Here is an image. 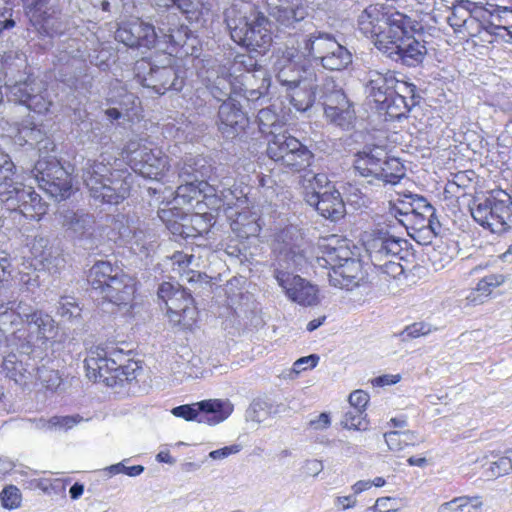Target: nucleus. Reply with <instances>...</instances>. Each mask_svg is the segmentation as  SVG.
<instances>
[{"instance_id":"obj_1","label":"nucleus","mask_w":512,"mask_h":512,"mask_svg":"<svg viewBox=\"0 0 512 512\" xmlns=\"http://www.w3.org/2000/svg\"><path fill=\"white\" fill-rule=\"evenodd\" d=\"M225 23L234 42L256 50L272 42L269 20L247 1H236L224 12Z\"/></svg>"},{"instance_id":"obj_2","label":"nucleus","mask_w":512,"mask_h":512,"mask_svg":"<svg viewBox=\"0 0 512 512\" xmlns=\"http://www.w3.org/2000/svg\"><path fill=\"white\" fill-rule=\"evenodd\" d=\"M179 185L175 191L178 198L191 200L198 194H221L232 183V178L219 180L218 169L201 155H186L178 164Z\"/></svg>"},{"instance_id":"obj_3","label":"nucleus","mask_w":512,"mask_h":512,"mask_svg":"<svg viewBox=\"0 0 512 512\" xmlns=\"http://www.w3.org/2000/svg\"><path fill=\"white\" fill-rule=\"evenodd\" d=\"M320 248L323 255L318 258V263L329 267L328 278L332 286L353 290L360 285L364 279L362 264L346 240L331 236L324 240Z\"/></svg>"},{"instance_id":"obj_4","label":"nucleus","mask_w":512,"mask_h":512,"mask_svg":"<svg viewBox=\"0 0 512 512\" xmlns=\"http://www.w3.org/2000/svg\"><path fill=\"white\" fill-rule=\"evenodd\" d=\"M273 252L275 259L272 267L276 281L283 282L284 278L294 275V272L301 270L307 262L304 238L300 230L293 225L276 234Z\"/></svg>"},{"instance_id":"obj_5","label":"nucleus","mask_w":512,"mask_h":512,"mask_svg":"<svg viewBox=\"0 0 512 512\" xmlns=\"http://www.w3.org/2000/svg\"><path fill=\"white\" fill-rule=\"evenodd\" d=\"M301 52L304 57L313 60L328 71H343L353 61L352 53L336 38L324 31H314L302 41Z\"/></svg>"},{"instance_id":"obj_6","label":"nucleus","mask_w":512,"mask_h":512,"mask_svg":"<svg viewBox=\"0 0 512 512\" xmlns=\"http://www.w3.org/2000/svg\"><path fill=\"white\" fill-rule=\"evenodd\" d=\"M469 209L473 219L493 233L502 234L512 229V199L508 194L477 197Z\"/></svg>"},{"instance_id":"obj_7","label":"nucleus","mask_w":512,"mask_h":512,"mask_svg":"<svg viewBox=\"0 0 512 512\" xmlns=\"http://www.w3.org/2000/svg\"><path fill=\"white\" fill-rule=\"evenodd\" d=\"M480 3L457 0L451 7L447 22L461 39L477 38L481 43L491 44V37L485 30V19Z\"/></svg>"},{"instance_id":"obj_8","label":"nucleus","mask_w":512,"mask_h":512,"mask_svg":"<svg viewBox=\"0 0 512 512\" xmlns=\"http://www.w3.org/2000/svg\"><path fill=\"white\" fill-rule=\"evenodd\" d=\"M58 333L55 320L42 310L36 312L23 327L13 330L8 342L22 353L28 354L32 347L45 344Z\"/></svg>"},{"instance_id":"obj_9","label":"nucleus","mask_w":512,"mask_h":512,"mask_svg":"<svg viewBox=\"0 0 512 512\" xmlns=\"http://www.w3.org/2000/svg\"><path fill=\"white\" fill-rule=\"evenodd\" d=\"M267 155L296 172L310 167L314 161V154L297 138L287 134L274 135L268 143Z\"/></svg>"},{"instance_id":"obj_10","label":"nucleus","mask_w":512,"mask_h":512,"mask_svg":"<svg viewBox=\"0 0 512 512\" xmlns=\"http://www.w3.org/2000/svg\"><path fill=\"white\" fill-rule=\"evenodd\" d=\"M136 70L139 83L159 95L170 90L180 91L183 88L184 79L172 65L157 66L141 60L137 62Z\"/></svg>"},{"instance_id":"obj_11","label":"nucleus","mask_w":512,"mask_h":512,"mask_svg":"<svg viewBox=\"0 0 512 512\" xmlns=\"http://www.w3.org/2000/svg\"><path fill=\"white\" fill-rule=\"evenodd\" d=\"M324 113L327 120L343 130H350L356 119L352 104L331 79L322 86Z\"/></svg>"},{"instance_id":"obj_12","label":"nucleus","mask_w":512,"mask_h":512,"mask_svg":"<svg viewBox=\"0 0 512 512\" xmlns=\"http://www.w3.org/2000/svg\"><path fill=\"white\" fill-rule=\"evenodd\" d=\"M233 409L234 406L229 400L209 399L174 407L171 413L186 421L196 420L199 423L216 425L227 419Z\"/></svg>"},{"instance_id":"obj_13","label":"nucleus","mask_w":512,"mask_h":512,"mask_svg":"<svg viewBox=\"0 0 512 512\" xmlns=\"http://www.w3.org/2000/svg\"><path fill=\"white\" fill-rule=\"evenodd\" d=\"M391 40H379L378 49L386 54L389 58L400 61L402 64L414 67L420 64L427 49L424 44L416 40L413 36L390 35Z\"/></svg>"},{"instance_id":"obj_14","label":"nucleus","mask_w":512,"mask_h":512,"mask_svg":"<svg viewBox=\"0 0 512 512\" xmlns=\"http://www.w3.org/2000/svg\"><path fill=\"white\" fill-rule=\"evenodd\" d=\"M157 36L153 25L138 18L121 22L115 32V39L130 48L150 49L155 46Z\"/></svg>"},{"instance_id":"obj_15","label":"nucleus","mask_w":512,"mask_h":512,"mask_svg":"<svg viewBox=\"0 0 512 512\" xmlns=\"http://www.w3.org/2000/svg\"><path fill=\"white\" fill-rule=\"evenodd\" d=\"M130 161L136 172L150 179L162 177L168 165V157L160 149L146 146L133 150Z\"/></svg>"},{"instance_id":"obj_16","label":"nucleus","mask_w":512,"mask_h":512,"mask_svg":"<svg viewBox=\"0 0 512 512\" xmlns=\"http://www.w3.org/2000/svg\"><path fill=\"white\" fill-rule=\"evenodd\" d=\"M87 377L94 381L104 382L107 386L115 384L114 373L119 371L118 363L107 357V352L100 346L92 347L85 358Z\"/></svg>"},{"instance_id":"obj_17","label":"nucleus","mask_w":512,"mask_h":512,"mask_svg":"<svg viewBox=\"0 0 512 512\" xmlns=\"http://www.w3.org/2000/svg\"><path fill=\"white\" fill-rule=\"evenodd\" d=\"M217 127L223 137L233 139L248 125V118L234 99L225 100L218 109Z\"/></svg>"},{"instance_id":"obj_18","label":"nucleus","mask_w":512,"mask_h":512,"mask_svg":"<svg viewBox=\"0 0 512 512\" xmlns=\"http://www.w3.org/2000/svg\"><path fill=\"white\" fill-rule=\"evenodd\" d=\"M43 162L38 161L35 168L41 174V187L55 199H65L70 196L72 190L71 178L67 172L56 163L43 168Z\"/></svg>"},{"instance_id":"obj_19","label":"nucleus","mask_w":512,"mask_h":512,"mask_svg":"<svg viewBox=\"0 0 512 512\" xmlns=\"http://www.w3.org/2000/svg\"><path fill=\"white\" fill-rule=\"evenodd\" d=\"M365 93L367 97L380 105L385 103L388 97L395 94L398 86V79L391 70L384 72L375 69H369L364 78Z\"/></svg>"},{"instance_id":"obj_20","label":"nucleus","mask_w":512,"mask_h":512,"mask_svg":"<svg viewBox=\"0 0 512 512\" xmlns=\"http://www.w3.org/2000/svg\"><path fill=\"white\" fill-rule=\"evenodd\" d=\"M130 176L124 171L115 170L110 173L107 182L100 185L97 192H91L90 195L94 199H98L107 204H119L130 194L131 182Z\"/></svg>"},{"instance_id":"obj_21","label":"nucleus","mask_w":512,"mask_h":512,"mask_svg":"<svg viewBox=\"0 0 512 512\" xmlns=\"http://www.w3.org/2000/svg\"><path fill=\"white\" fill-rule=\"evenodd\" d=\"M387 17V6L384 3L370 4L358 16V29L366 37H376V44H379V40H383L382 35L385 34Z\"/></svg>"},{"instance_id":"obj_22","label":"nucleus","mask_w":512,"mask_h":512,"mask_svg":"<svg viewBox=\"0 0 512 512\" xmlns=\"http://www.w3.org/2000/svg\"><path fill=\"white\" fill-rule=\"evenodd\" d=\"M277 283L288 299L299 305L313 306L319 303L318 288L299 275L294 274Z\"/></svg>"},{"instance_id":"obj_23","label":"nucleus","mask_w":512,"mask_h":512,"mask_svg":"<svg viewBox=\"0 0 512 512\" xmlns=\"http://www.w3.org/2000/svg\"><path fill=\"white\" fill-rule=\"evenodd\" d=\"M110 283L100 293L108 302L116 306H129L133 300L135 285L133 279L121 269L116 271Z\"/></svg>"},{"instance_id":"obj_24","label":"nucleus","mask_w":512,"mask_h":512,"mask_svg":"<svg viewBox=\"0 0 512 512\" xmlns=\"http://www.w3.org/2000/svg\"><path fill=\"white\" fill-rule=\"evenodd\" d=\"M169 319L185 328L191 327L196 321V308L190 293L184 288L178 289L166 306Z\"/></svg>"},{"instance_id":"obj_25","label":"nucleus","mask_w":512,"mask_h":512,"mask_svg":"<svg viewBox=\"0 0 512 512\" xmlns=\"http://www.w3.org/2000/svg\"><path fill=\"white\" fill-rule=\"evenodd\" d=\"M65 230L76 238H90L95 231V217L84 210L64 209L59 212Z\"/></svg>"},{"instance_id":"obj_26","label":"nucleus","mask_w":512,"mask_h":512,"mask_svg":"<svg viewBox=\"0 0 512 512\" xmlns=\"http://www.w3.org/2000/svg\"><path fill=\"white\" fill-rule=\"evenodd\" d=\"M30 21L39 32L50 37L63 35L67 27V22L53 5L46 9L38 8V11H32Z\"/></svg>"},{"instance_id":"obj_27","label":"nucleus","mask_w":512,"mask_h":512,"mask_svg":"<svg viewBox=\"0 0 512 512\" xmlns=\"http://www.w3.org/2000/svg\"><path fill=\"white\" fill-rule=\"evenodd\" d=\"M308 204L314 207L321 216L331 221H337L345 214L344 202L334 187L325 190L321 196H310Z\"/></svg>"},{"instance_id":"obj_28","label":"nucleus","mask_w":512,"mask_h":512,"mask_svg":"<svg viewBox=\"0 0 512 512\" xmlns=\"http://www.w3.org/2000/svg\"><path fill=\"white\" fill-rule=\"evenodd\" d=\"M308 5L305 0H291L282 7H277L269 12L279 27L284 29H294L298 23L308 16Z\"/></svg>"},{"instance_id":"obj_29","label":"nucleus","mask_w":512,"mask_h":512,"mask_svg":"<svg viewBox=\"0 0 512 512\" xmlns=\"http://www.w3.org/2000/svg\"><path fill=\"white\" fill-rule=\"evenodd\" d=\"M387 151L382 146H365L356 154L354 168L363 177L374 178L385 161Z\"/></svg>"},{"instance_id":"obj_30","label":"nucleus","mask_w":512,"mask_h":512,"mask_svg":"<svg viewBox=\"0 0 512 512\" xmlns=\"http://www.w3.org/2000/svg\"><path fill=\"white\" fill-rule=\"evenodd\" d=\"M406 241L394 236L385 235L374 238L369 243L368 251L374 262H380L385 257H397L404 250L403 245Z\"/></svg>"},{"instance_id":"obj_31","label":"nucleus","mask_w":512,"mask_h":512,"mask_svg":"<svg viewBox=\"0 0 512 512\" xmlns=\"http://www.w3.org/2000/svg\"><path fill=\"white\" fill-rule=\"evenodd\" d=\"M293 56V53H288L287 57H282L275 64L276 79L287 91L300 87L302 82V71L292 60Z\"/></svg>"},{"instance_id":"obj_32","label":"nucleus","mask_w":512,"mask_h":512,"mask_svg":"<svg viewBox=\"0 0 512 512\" xmlns=\"http://www.w3.org/2000/svg\"><path fill=\"white\" fill-rule=\"evenodd\" d=\"M288 411V406L284 403L276 402L271 399H255L250 404L246 418L249 421L260 424L268 417L280 415Z\"/></svg>"},{"instance_id":"obj_33","label":"nucleus","mask_w":512,"mask_h":512,"mask_svg":"<svg viewBox=\"0 0 512 512\" xmlns=\"http://www.w3.org/2000/svg\"><path fill=\"white\" fill-rule=\"evenodd\" d=\"M82 170L83 181L90 193L97 192L98 187L110 178V173H114L105 163L104 158L102 160H87Z\"/></svg>"},{"instance_id":"obj_34","label":"nucleus","mask_w":512,"mask_h":512,"mask_svg":"<svg viewBox=\"0 0 512 512\" xmlns=\"http://www.w3.org/2000/svg\"><path fill=\"white\" fill-rule=\"evenodd\" d=\"M270 79L264 69L257 70L256 74L241 75V91L249 101L258 100L268 92Z\"/></svg>"},{"instance_id":"obj_35","label":"nucleus","mask_w":512,"mask_h":512,"mask_svg":"<svg viewBox=\"0 0 512 512\" xmlns=\"http://www.w3.org/2000/svg\"><path fill=\"white\" fill-rule=\"evenodd\" d=\"M505 282L502 274H489L483 277L466 297L468 305L476 306L483 304L491 295L492 291Z\"/></svg>"},{"instance_id":"obj_36","label":"nucleus","mask_w":512,"mask_h":512,"mask_svg":"<svg viewBox=\"0 0 512 512\" xmlns=\"http://www.w3.org/2000/svg\"><path fill=\"white\" fill-rule=\"evenodd\" d=\"M304 171L301 176L300 184L304 190L305 200L308 203L310 196H321L325 190H330L334 186L328 180V177L324 173H314L311 170Z\"/></svg>"},{"instance_id":"obj_37","label":"nucleus","mask_w":512,"mask_h":512,"mask_svg":"<svg viewBox=\"0 0 512 512\" xmlns=\"http://www.w3.org/2000/svg\"><path fill=\"white\" fill-rule=\"evenodd\" d=\"M387 24L385 25V34L382 35L383 41L386 39V41L391 40L390 35H398L401 36H408L410 30H414L415 27L411 21V19L400 13V12H393L391 7L387 6Z\"/></svg>"},{"instance_id":"obj_38","label":"nucleus","mask_w":512,"mask_h":512,"mask_svg":"<svg viewBox=\"0 0 512 512\" xmlns=\"http://www.w3.org/2000/svg\"><path fill=\"white\" fill-rule=\"evenodd\" d=\"M33 190V187L15 180L11 188L0 190V200L8 210L17 211L23 201L31 197Z\"/></svg>"},{"instance_id":"obj_39","label":"nucleus","mask_w":512,"mask_h":512,"mask_svg":"<svg viewBox=\"0 0 512 512\" xmlns=\"http://www.w3.org/2000/svg\"><path fill=\"white\" fill-rule=\"evenodd\" d=\"M119 270L118 267H113L108 261H99L90 268L87 280L93 290L101 293L104 286L110 283V280L114 277L113 275Z\"/></svg>"},{"instance_id":"obj_40","label":"nucleus","mask_w":512,"mask_h":512,"mask_svg":"<svg viewBox=\"0 0 512 512\" xmlns=\"http://www.w3.org/2000/svg\"><path fill=\"white\" fill-rule=\"evenodd\" d=\"M194 259V255H188L180 251L175 252L171 257L173 271L179 273L180 276L189 283L207 278L206 274L194 270H187V268L192 265Z\"/></svg>"},{"instance_id":"obj_41","label":"nucleus","mask_w":512,"mask_h":512,"mask_svg":"<svg viewBox=\"0 0 512 512\" xmlns=\"http://www.w3.org/2000/svg\"><path fill=\"white\" fill-rule=\"evenodd\" d=\"M485 19V30L487 34L491 37V44L497 41L498 39H502L508 42L506 35L501 33L502 25V12L498 11V6L494 7V5L487 3L485 6L482 5Z\"/></svg>"},{"instance_id":"obj_42","label":"nucleus","mask_w":512,"mask_h":512,"mask_svg":"<svg viewBox=\"0 0 512 512\" xmlns=\"http://www.w3.org/2000/svg\"><path fill=\"white\" fill-rule=\"evenodd\" d=\"M421 198V195L413 193L397 194V197L390 201L391 213L398 218L399 222L406 227L410 214H412L414 207H416V199Z\"/></svg>"},{"instance_id":"obj_43","label":"nucleus","mask_w":512,"mask_h":512,"mask_svg":"<svg viewBox=\"0 0 512 512\" xmlns=\"http://www.w3.org/2000/svg\"><path fill=\"white\" fill-rule=\"evenodd\" d=\"M482 506L480 496H461L441 504L437 512H480Z\"/></svg>"},{"instance_id":"obj_44","label":"nucleus","mask_w":512,"mask_h":512,"mask_svg":"<svg viewBox=\"0 0 512 512\" xmlns=\"http://www.w3.org/2000/svg\"><path fill=\"white\" fill-rule=\"evenodd\" d=\"M380 172H377L374 179L381 180L384 183L396 184L401 178L405 176L404 165L397 158H391L386 153L385 161L379 168Z\"/></svg>"},{"instance_id":"obj_45","label":"nucleus","mask_w":512,"mask_h":512,"mask_svg":"<svg viewBox=\"0 0 512 512\" xmlns=\"http://www.w3.org/2000/svg\"><path fill=\"white\" fill-rule=\"evenodd\" d=\"M415 205L416 207H414L412 214H410L406 227L422 231L424 230L426 220L432 218V215L435 214V208L423 196L416 199Z\"/></svg>"},{"instance_id":"obj_46","label":"nucleus","mask_w":512,"mask_h":512,"mask_svg":"<svg viewBox=\"0 0 512 512\" xmlns=\"http://www.w3.org/2000/svg\"><path fill=\"white\" fill-rule=\"evenodd\" d=\"M41 88L42 81L37 79L28 78L23 82L15 83L10 87V100L26 106L32 94L40 91Z\"/></svg>"},{"instance_id":"obj_47","label":"nucleus","mask_w":512,"mask_h":512,"mask_svg":"<svg viewBox=\"0 0 512 512\" xmlns=\"http://www.w3.org/2000/svg\"><path fill=\"white\" fill-rule=\"evenodd\" d=\"M412 107L409 105L408 100H406V95L396 92L391 97H388L385 103L378 105L380 110H384L390 118L395 119L405 117Z\"/></svg>"},{"instance_id":"obj_48","label":"nucleus","mask_w":512,"mask_h":512,"mask_svg":"<svg viewBox=\"0 0 512 512\" xmlns=\"http://www.w3.org/2000/svg\"><path fill=\"white\" fill-rule=\"evenodd\" d=\"M231 229L237 237L242 239L257 236L261 230L255 217L242 213L238 214L236 219L232 221Z\"/></svg>"},{"instance_id":"obj_49","label":"nucleus","mask_w":512,"mask_h":512,"mask_svg":"<svg viewBox=\"0 0 512 512\" xmlns=\"http://www.w3.org/2000/svg\"><path fill=\"white\" fill-rule=\"evenodd\" d=\"M47 204L33 190L31 197L25 199L17 211L31 220H40L47 212Z\"/></svg>"},{"instance_id":"obj_50","label":"nucleus","mask_w":512,"mask_h":512,"mask_svg":"<svg viewBox=\"0 0 512 512\" xmlns=\"http://www.w3.org/2000/svg\"><path fill=\"white\" fill-rule=\"evenodd\" d=\"M2 369L6 376L16 383H25L27 374L30 375L27 367L19 360L16 354H9L3 359Z\"/></svg>"},{"instance_id":"obj_51","label":"nucleus","mask_w":512,"mask_h":512,"mask_svg":"<svg viewBox=\"0 0 512 512\" xmlns=\"http://www.w3.org/2000/svg\"><path fill=\"white\" fill-rule=\"evenodd\" d=\"M384 438L388 448L391 451H401L406 446L415 445L421 440L414 432L411 431H391L384 434Z\"/></svg>"},{"instance_id":"obj_52","label":"nucleus","mask_w":512,"mask_h":512,"mask_svg":"<svg viewBox=\"0 0 512 512\" xmlns=\"http://www.w3.org/2000/svg\"><path fill=\"white\" fill-rule=\"evenodd\" d=\"M257 119L262 133L277 135L276 132L282 127L280 116L270 107L261 109Z\"/></svg>"},{"instance_id":"obj_53","label":"nucleus","mask_w":512,"mask_h":512,"mask_svg":"<svg viewBox=\"0 0 512 512\" xmlns=\"http://www.w3.org/2000/svg\"><path fill=\"white\" fill-rule=\"evenodd\" d=\"M83 420L80 415L53 416L40 420V427L48 431H67Z\"/></svg>"},{"instance_id":"obj_54","label":"nucleus","mask_w":512,"mask_h":512,"mask_svg":"<svg viewBox=\"0 0 512 512\" xmlns=\"http://www.w3.org/2000/svg\"><path fill=\"white\" fill-rule=\"evenodd\" d=\"M229 76L221 75L217 76L209 85L208 88L210 90L211 95L218 101L229 100L233 91V86Z\"/></svg>"},{"instance_id":"obj_55","label":"nucleus","mask_w":512,"mask_h":512,"mask_svg":"<svg viewBox=\"0 0 512 512\" xmlns=\"http://www.w3.org/2000/svg\"><path fill=\"white\" fill-rule=\"evenodd\" d=\"M341 425L346 429L366 430L368 421L363 409L349 406L341 420Z\"/></svg>"},{"instance_id":"obj_56","label":"nucleus","mask_w":512,"mask_h":512,"mask_svg":"<svg viewBox=\"0 0 512 512\" xmlns=\"http://www.w3.org/2000/svg\"><path fill=\"white\" fill-rule=\"evenodd\" d=\"M15 311L10 307L9 302L0 305V342L4 337L7 341L12 333L13 326L19 324Z\"/></svg>"},{"instance_id":"obj_57","label":"nucleus","mask_w":512,"mask_h":512,"mask_svg":"<svg viewBox=\"0 0 512 512\" xmlns=\"http://www.w3.org/2000/svg\"><path fill=\"white\" fill-rule=\"evenodd\" d=\"M263 69L260 65H258L256 59L247 54H238L235 56L230 71L233 74L240 73V77L242 74H256L257 70Z\"/></svg>"},{"instance_id":"obj_58","label":"nucleus","mask_w":512,"mask_h":512,"mask_svg":"<svg viewBox=\"0 0 512 512\" xmlns=\"http://www.w3.org/2000/svg\"><path fill=\"white\" fill-rule=\"evenodd\" d=\"M82 309L71 297H61L57 305V313L66 321L73 323L79 322L81 319Z\"/></svg>"},{"instance_id":"obj_59","label":"nucleus","mask_w":512,"mask_h":512,"mask_svg":"<svg viewBox=\"0 0 512 512\" xmlns=\"http://www.w3.org/2000/svg\"><path fill=\"white\" fill-rule=\"evenodd\" d=\"M15 165L7 154L0 150V190L11 188L15 181Z\"/></svg>"},{"instance_id":"obj_60","label":"nucleus","mask_w":512,"mask_h":512,"mask_svg":"<svg viewBox=\"0 0 512 512\" xmlns=\"http://www.w3.org/2000/svg\"><path fill=\"white\" fill-rule=\"evenodd\" d=\"M37 377L40 383L51 391H56L62 383V377L59 371L47 366H42L37 369Z\"/></svg>"},{"instance_id":"obj_61","label":"nucleus","mask_w":512,"mask_h":512,"mask_svg":"<svg viewBox=\"0 0 512 512\" xmlns=\"http://www.w3.org/2000/svg\"><path fill=\"white\" fill-rule=\"evenodd\" d=\"M291 91L292 93L290 94V102L296 110L305 112L310 107H312L314 102V95L311 91L300 87Z\"/></svg>"},{"instance_id":"obj_62","label":"nucleus","mask_w":512,"mask_h":512,"mask_svg":"<svg viewBox=\"0 0 512 512\" xmlns=\"http://www.w3.org/2000/svg\"><path fill=\"white\" fill-rule=\"evenodd\" d=\"M50 105L51 100L49 99L47 89L42 82L41 90L32 94L26 107L37 113H45L48 111Z\"/></svg>"},{"instance_id":"obj_63","label":"nucleus","mask_w":512,"mask_h":512,"mask_svg":"<svg viewBox=\"0 0 512 512\" xmlns=\"http://www.w3.org/2000/svg\"><path fill=\"white\" fill-rule=\"evenodd\" d=\"M10 304V307L13 308V311H15V315L17 316V319L20 323L23 325L31 318L33 315L38 312L39 310L34 308L30 303L24 300H13L8 301Z\"/></svg>"},{"instance_id":"obj_64","label":"nucleus","mask_w":512,"mask_h":512,"mask_svg":"<svg viewBox=\"0 0 512 512\" xmlns=\"http://www.w3.org/2000/svg\"><path fill=\"white\" fill-rule=\"evenodd\" d=\"M1 502L6 509H16L21 504V493L20 490L13 485H10L3 489L1 493Z\"/></svg>"}]
</instances>
